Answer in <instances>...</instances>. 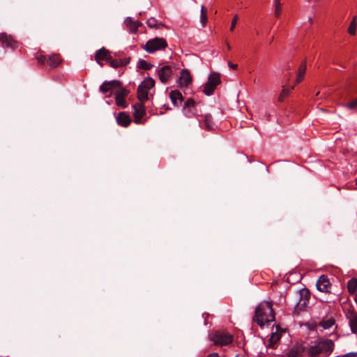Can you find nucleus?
I'll list each match as a JSON object with an SVG mask.
<instances>
[{"mask_svg":"<svg viewBox=\"0 0 357 357\" xmlns=\"http://www.w3.org/2000/svg\"><path fill=\"white\" fill-rule=\"evenodd\" d=\"M253 320L261 327L266 323L275 320V314L273 305L270 301L259 303L255 309Z\"/></svg>","mask_w":357,"mask_h":357,"instance_id":"nucleus-1","label":"nucleus"},{"mask_svg":"<svg viewBox=\"0 0 357 357\" xmlns=\"http://www.w3.org/2000/svg\"><path fill=\"white\" fill-rule=\"evenodd\" d=\"M298 295L299 301L295 305L293 312L294 316H298L301 312L306 311L310 298V293L306 288L299 290Z\"/></svg>","mask_w":357,"mask_h":357,"instance_id":"nucleus-2","label":"nucleus"},{"mask_svg":"<svg viewBox=\"0 0 357 357\" xmlns=\"http://www.w3.org/2000/svg\"><path fill=\"white\" fill-rule=\"evenodd\" d=\"M167 47V43L163 38L155 37L149 40L143 49L149 54H153L156 51L164 50Z\"/></svg>","mask_w":357,"mask_h":357,"instance_id":"nucleus-3","label":"nucleus"},{"mask_svg":"<svg viewBox=\"0 0 357 357\" xmlns=\"http://www.w3.org/2000/svg\"><path fill=\"white\" fill-rule=\"evenodd\" d=\"M36 59L40 65H47L50 68H57L62 62V59L59 54H52L47 56L40 54L36 56Z\"/></svg>","mask_w":357,"mask_h":357,"instance_id":"nucleus-4","label":"nucleus"},{"mask_svg":"<svg viewBox=\"0 0 357 357\" xmlns=\"http://www.w3.org/2000/svg\"><path fill=\"white\" fill-rule=\"evenodd\" d=\"M221 82L220 75L217 73H212L209 75L206 83L204 86L203 92L208 96H211L217 86Z\"/></svg>","mask_w":357,"mask_h":357,"instance_id":"nucleus-5","label":"nucleus"},{"mask_svg":"<svg viewBox=\"0 0 357 357\" xmlns=\"http://www.w3.org/2000/svg\"><path fill=\"white\" fill-rule=\"evenodd\" d=\"M210 340L216 345L225 346L233 342V336L229 333L215 331L209 335Z\"/></svg>","mask_w":357,"mask_h":357,"instance_id":"nucleus-6","label":"nucleus"},{"mask_svg":"<svg viewBox=\"0 0 357 357\" xmlns=\"http://www.w3.org/2000/svg\"><path fill=\"white\" fill-rule=\"evenodd\" d=\"M118 86H120V81L119 80L105 81L100 86V91L109 98L112 96L113 93H115Z\"/></svg>","mask_w":357,"mask_h":357,"instance_id":"nucleus-7","label":"nucleus"},{"mask_svg":"<svg viewBox=\"0 0 357 357\" xmlns=\"http://www.w3.org/2000/svg\"><path fill=\"white\" fill-rule=\"evenodd\" d=\"M183 114L188 118L197 116V104L192 98H188L183 105Z\"/></svg>","mask_w":357,"mask_h":357,"instance_id":"nucleus-8","label":"nucleus"},{"mask_svg":"<svg viewBox=\"0 0 357 357\" xmlns=\"http://www.w3.org/2000/svg\"><path fill=\"white\" fill-rule=\"evenodd\" d=\"M0 42L2 47L12 50L17 49L19 46V43L13 36L6 33H0Z\"/></svg>","mask_w":357,"mask_h":357,"instance_id":"nucleus-9","label":"nucleus"},{"mask_svg":"<svg viewBox=\"0 0 357 357\" xmlns=\"http://www.w3.org/2000/svg\"><path fill=\"white\" fill-rule=\"evenodd\" d=\"M156 71L158 78L162 84H167L173 73V69L170 66H163L158 68Z\"/></svg>","mask_w":357,"mask_h":357,"instance_id":"nucleus-10","label":"nucleus"},{"mask_svg":"<svg viewBox=\"0 0 357 357\" xmlns=\"http://www.w3.org/2000/svg\"><path fill=\"white\" fill-rule=\"evenodd\" d=\"M134 109L133 116L134 121L137 124L144 123L142 119L146 115V109L144 105V102L137 103L132 105Z\"/></svg>","mask_w":357,"mask_h":357,"instance_id":"nucleus-11","label":"nucleus"},{"mask_svg":"<svg viewBox=\"0 0 357 357\" xmlns=\"http://www.w3.org/2000/svg\"><path fill=\"white\" fill-rule=\"evenodd\" d=\"M111 56L110 52L105 47H102L95 52L94 57L97 63L100 66H102L104 61L108 62L109 60L111 59Z\"/></svg>","mask_w":357,"mask_h":357,"instance_id":"nucleus-12","label":"nucleus"},{"mask_svg":"<svg viewBox=\"0 0 357 357\" xmlns=\"http://www.w3.org/2000/svg\"><path fill=\"white\" fill-rule=\"evenodd\" d=\"M317 289L318 291L324 293L331 292V283L326 275H321L316 282Z\"/></svg>","mask_w":357,"mask_h":357,"instance_id":"nucleus-13","label":"nucleus"},{"mask_svg":"<svg viewBox=\"0 0 357 357\" xmlns=\"http://www.w3.org/2000/svg\"><path fill=\"white\" fill-rule=\"evenodd\" d=\"M321 354L329 355L333 350L335 344L330 339H319L317 340Z\"/></svg>","mask_w":357,"mask_h":357,"instance_id":"nucleus-14","label":"nucleus"},{"mask_svg":"<svg viewBox=\"0 0 357 357\" xmlns=\"http://www.w3.org/2000/svg\"><path fill=\"white\" fill-rule=\"evenodd\" d=\"M306 356L305 344H296L289 351L288 357H304Z\"/></svg>","mask_w":357,"mask_h":357,"instance_id":"nucleus-15","label":"nucleus"},{"mask_svg":"<svg viewBox=\"0 0 357 357\" xmlns=\"http://www.w3.org/2000/svg\"><path fill=\"white\" fill-rule=\"evenodd\" d=\"M116 58L111 56V59L109 60V66L113 68H117L127 66L130 62V57L120 58L115 54Z\"/></svg>","mask_w":357,"mask_h":357,"instance_id":"nucleus-16","label":"nucleus"},{"mask_svg":"<svg viewBox=\"0 0 357 357\" xmlns=\"http://www.w3.org/2000/svg\"><path fill=\"white\" fill-rule=\"evenodd\" d=\"M124 23L130 33L135 34L137 33L139 27L143 26V24L139 21H135L130 17L126 18Z\"/></svg>","mask_w":357,"mask_h":357,"instance_id":"nucleus-17","label":"nucleus"},{"mask_svg":"<svg viewBox=\"0 0 357 357\" xmlns=\"http://www.w3.org/2000/svg\"><path fill=\"white\" fill-rule=\"evenodd\" d=\"M305 351L306 356L309 357H317L318 355L321 354L320 348L319 347L317 341H314V344L312 345L306 344Z\"/></svg>","mask_w":357,"mask_h":357,"instance_id":"nucleus-18","label":"nucleus"},{"mask_svg":"<svg viewBox=\"0 0 357 357\" xmlns=\"http://www.w3.org/2000/svg\"><path fill=\"white\" fill-rule=\"evenodd\" d=\"M192 82V77L187 69H183L180 73L179 86H187Z\"/></svg>","mask_w":357,"mask_h":357,"instance_id":"nucleus-19","label":"nucleus"},{"mask_svg":"<svg viewBox=\"0 0 357 357\" xmlns=\"http://www.w3.org/2000/svg\"><path fill=\"white\" fill-rule=\"evenodd\" d=\"M169 98L173 105L176 107H180L182 105L183 101V97L182 93L178 90H173L169 93Z\"/></svg>","mask_w":357,"mask_h":357,"instance_id":"nucleus-20","label":"nucleus"},{"mask_svg":"<svg viewBox=\"0 0 357 357\" xmlns=\"http://www.w3.org/2000/svg\"><path fill=\"white\" fill-rule=\"evenodd\" d=\"M118 125L122 127H128L131 123V119L125 112H121L116 117Z\"/></svg>","mask_w":357,"mask_h":357,"instance_id":"nucleus-21","label":"nucleus"},{"mask_svg":"<svg viewBox=\"0 0 357 357\" xmlns=\"http://www.w3.org/2000/svg\"><path fill=\"white\" fill-rule=\"evenodd\" d=\"M347 318L349 319V325L352 333H357V314L354 312H350Z\"/></svg>","mask_w":357,"mask_h":357,"instance_id":"nucleus-22","label":"nucleus"},{"mask_svg":"<svg viewBox=\"0 0 357 357\" xmlns=\"http://www.w3.org/2000/svg\"><path fill=\"white\" fill-rule=\"evenodd\" d=\"M149 91L143 88L140 84L137 89V98L141 102H144L149 99Z\"/></svg>","mask_w":357,"mask_h":357,"instance_id":"nucleus-23","label":"nucleus"},{"mask_svg":"<svg viewBox=\"0 0 357 357\" xmlns=\"http://www.w3.org/2000/svg\"><path fill=\"white\" fill-rule=\"evenodd\" d=\"M305 71H306V61H303L299 66L297 77L296 79V84H298L303 80L305 73Z\"/></svg>","mask_w":357,"mask_h":357,"instance_id":"nucleus-24","label":"nucleus"},{"mask_svg":"<svg viewBox=\"0 0 357 357\" xmlns=\"http://www.w3.org/2000/svg\"><path fill=\"white\" fill-rule=\"evenodd\" d=\"M204 128L206 130H211L214 129L215 125V123L213 122L212 116L210 114H205L204 119Z\"/></svg>","mask_w":357,"mask_h":357,"instance_id":"nucleus-25","label":"nucleus"},{"mask_svg":"<svg viewBox=\"0 0 357 357\" xmlns=\"http://www.w3.org/2000/svg\"><path fill=\"white\" fill-rule=\"evenodd\" d=\"M335 324V320L333 317L322 319L319 326L322 327L324 329H329Z\"/></svg>","mask_w":357,"mask_h":357,"instance_id":"nucleus-26","label":"nucleus"},{"mask_svg":"<svg viewBox=\"0 0 357 357\" xmlns=\"http://www.w3.org/2000/svg\"><path fill=\"white\" fill-rule=\"evenodd\" d=\"M347 289L349 294H354L357 291V278H352L347 282Z\"/></svg>","mask_w":357,"mask_h":357,"instance_id":"nucleus-27","label":"nucleus"},{"mask_svg":"<svg viewBox=\"0 0 357 357\" xmlns=\"http://www.w3.org/2000/svg\"><path fill=\"white\" fill-rule=\"evenodd\" d=\"M143 88L149 91L155 86V81L153 78L148 77L141 84Z\"/></svg>","mask_w":357,"mask_h":357,"instance_id":"nucleus-28","label":"nucleus"},{"mask_svg":"<svg viewBox=\"0 0 357 357\" xmlns=\"http://www.w3.org/2000/svg\"><path fill=\"white\" fill-rule=\"evenodd\" d=\"M280 334L278 333H272L271 335L268 340V347L271 348H275V346L276 343L279 341L280 339Z\"/></svg>","mask_w":357,"mask_h":357,"instance_id":"nucleus-29","label":"nucleus"},{"mask_svg":"<svg viewBox=\"0 0 357 357\" xmlns=\"http://www.w3.org/2000/svg\"><path fill=\"white\" fill-rule=\"evenodd\" d=\"M153 66L151 63H149L142 59H139L137 63V67L142 70H151Z\"/></svg>","mask_w":357,"mask_h":357,"instance_id":"nucleus-30","label":"nucleus"},{"mask_svg":"<svg viewBox=\"0 0 357 357\" xmlns=\"http://www.w3.org/2000/svg\"><path fill=\"white\" fill-rule=\"evenodd\" d=\"M146 24L150 28H156L160 29V27L164 26V24L162 22H159L155 17L149 18Z\"/></svg>","mask_w":357,"mask_h":357,"instance_id":"nucleus-31","label":"nucleus"},{"mask_svg":"<svg viewBox=\"0 0 357 357\" xmlns=\"http://www.w3.org/2000/svg\"><path fill=\"white\" fill-rule=\"evenodd\" d=\"M129 93V91L123 87L121 82H120V86H118L115 91V97L126 98Z\"/></svg>","mask_w":357,"mask_h":357,"instance_id":"nucleus-32","label":"nucleus"},{"mask_svg":"<svg viewBox=\"0 0 357 357\" xmlns=\"http://www.w3.org/2000/svg\"><path fill=\"white\" fill-rule=\"evenodd\" d=\"M200 22L202 27L206 26L208 22L207 8L204 6H202L201 7Z\"/></svg>","mask_w":357,"mask_h":357,"instance_id":"nucleus-33","label":"nucleus"},{"mask_svg":"<svg viewBox=\"0 0 357 357\" xmlns=\"http://www.w3.org/2000/svg\"><path fill=\"white\" fill-rule=\"evenodd\" d=\"M115 101L116 105L119 107L122 108H126L128 107V104L125 100V98L115 97Z\"/></svg>","mask_w":357,"mask_h":357,"instance_id":"nucleus-34","label":"nucleus"},{"mask_svg":"<svg viewBox=\"0 0 357 357\" xmlns=\"http://www.w3.org/2000/svg\"><path fill=\"white\" fill-rule=\"evenodd\" d=\"M356 17H354L353 20L351 21L349 27L348 29V32L351 35H355L356 33Z\"/></svg>","mask_w":357,"mask_h":357,"instance_id":"nucleus-35","label":"nucleus"},{"mask_svg":"<svg viewBox=\"0 0 357 357\" xmlns=\"http://www.w3.org/2000/svg\"><path fill=\"white\" fill-rule=\"evenodd\" d=\"M294 89V86H291V89H289V88H286L285 86H283V89H282V93L279 97V100L280 101H282L283 100V98L288 96V94L290 93V91L291 89Z\"/></svg>","mask_w":357,"mask_h":357,"instance_id":"nucleus-36","label":"nucleus"},{"mask_svg":"<svg viewBox=\"0 0 357 357\" xmlns=\"http://www.w3.org/2000/svg\"><path fill=\"white\" fill-rule=\"evenodd\" d=\"M274 3H275V15L277 17H279L280 16V14H281V6H282V4L280 3V1L274 2Z\"/></svg>","mask_w":357,"mask_h":357,"instance_id":"nucleus-37","label":"nucleus"},{"mask_svg":"<svg viewBox=\"0 0 357 357\" xmlns=\"http://www.w3.org/2000/svg\"><path fill=\"white\" fill-rule=\"evenodd\" d=\"M238 15H235L231 20V26H230V29L229 30L231 31H233L236 27V25L237 24V22H238Z\"/></svg>","mask_w":357,"mask_h":357,"instance_id":"nucleus-38","label":"nucleus"},{"mask_svg":"<svg viewBox=\"0 0 357 357\" xmlns=\"http://www.w3.org/2000/svg\"><path fill=\"white\" fill-rule=\"evenodd\" d=\"M347 107L349 109H354L357 107V98L347 104Z\"/></svg>","mask_w":357,"mask_h":357,"instance_id":"nucleus-39","label":"nucleus"},{"mask_svg":"<svg viewBox=\"0 0 357 357\" xmlns=\"http://www.w3.org/2000/svg\"><path fill=\"white\" fill-rule=\"evenodd\" d=\"M228 66L231 69H236L238 67L237 64H234V63H231V61L228 62Z\"/></svg>","mask_w":357,"mask_h":357,"instance_id":"nucleus-40","label":"nucleus"},{"mask_svg":"<svg viewBox=\"0 0 357 357\" xmlns=\"http://www.w3.org/2000/svg\"><path fill=\"white\" fill-rule=\"evenodd\" d=\"M206 357H220L217 353H212L208 355Z\"/></svg>","mask_w":357,"mask_h":357,"instance_id":"nucleus-41","label":"nucleus"},{"mask_svg":"<svg viewBox=\"0 0 357 357\" xmlns=\"http://www.w3.org/2000/svg\"><path fill=\"white\" fill-rule=\"evenodd\" d=\"M226 47L228 50H231V45H229V43L228 42H226Z\"/></svg>","mask_w":357,"mask_h":357,"instance_id":"nucleus-42","label":"nucleus"},{"mask_svg":"<svg viewBox=\"0 0 357 357\" xmlns=\"http://www.w3.org/2000/svg\"><path fill=\"white\" fill-rule=\"evenodd\" d=\"M280 1V0H274V2Z\"/></svg>","mask_w":357,"mask_h":357,"instance_id":"nucleus-43","label":"nucleus"},{"mask_svg":"<svg viewBox=\"0 0 357 357\" xmlns=\"http://www.w3.org/2000/svg\"><path fill=\"white\" fill-rule=\"evenodd\" d=\"M356 185H357V178H356Z\"/></svg>","mask_w":357,"mask_h":357,"instance_id":"nucleus-44","label":"nucleus"}]
</instances>
